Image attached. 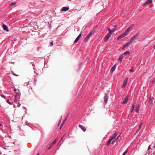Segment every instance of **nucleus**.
<instances>
[{"label":"nucleus","mask_w":155,"mask_h":155,"mask_svg":"<svg viewBox=\"0 0 155 155\" xmlns=\"http://www.w3.org/2000/svg\"><path fill=\"white\" fill-rule=\"evenodd\" d=\"M13 74L14 75H15V76H17L18 75H16V74Z\"/></svg>","instance_id":"obj_41"},{"label":"nucleus","mask_w":155,"mask_h":155,"mask_svg":"<svg viewBox=\"0 0 155 155\" xmlns=\"http://www.w3.org/2000/svg\"><path fill=\"white\" fill-rule=\"evenodd\" d=\"M50 44L51 45H53V42L52 41L50 43Z\"/></svg>","instance_id":"obj_37"},{"label":"nucleus","mask_w":155,"mask_h":155,"mask_svg":"<svg viewBox=\"0 0 155 155\" xmlns=\"http://www.w3.org/2000/svg\"><path fill=\"white\" fill-rule=\"evenodd\" d=\"M124 58L123 56L122 55H121L118 59V61H120V63L121 61H122V60L123 59V58Z\"/></svg>","instance_id":"obj_16"},{"label":"nucleus","mask_w":155,"mask_h":155,"mask_svg":"<svg viewBox=\"0 0 155 155\" xmlns=\"http://www.w3.org/2000/svg\"><path fill=\"white\" fill-rule=\"evenodd\" d=\"M94 34V32L92 31H91L88 35L85 38L84 41H85L87 40L90 37Z\"/></svg>","instance_id":"obj_3"},{"label":"nucleus","mask_w":155,"mask_h":155,"mask_svg":"<svg viewBox=\"0 0 155 155\" xmlns=\"http://www.w3.org/2000/svg\"><path fill=\"white\" fill-rule=\"evenodd\" d=\"M134 27V24H132L129 28L130 29H131L132 28H133Z\"/></svg>","instance_id":"obj_27"},{"label":"nucleus","mask_w":155,"mask_h":155,"mask_svg":"<svg viewBox=\"0 0 155 155\" xmlns=\"http://www.w3.org/2000/svg\"><path fill=\"white\" fill-rule=\"evenodd\" d=\"M131 29L129 28H128L124 32V33L126 35H127V33L130 31Z\"/></svg>","instance_id":"obj_20"},{"label":"nucleus","mask_w":155,"mask_h":155,"mask_svg":"<svg viewBox=\"0 0 155 155\" xmlns=\"http://www.w3.org/2000/svg\"><path fill=\"white\" fill-rule=\"evenodd\" d=\"M115 30V28H114L113 29H112L111 30V31H112V32H114Z\"/></svg>","instance_id":"obj_32"},{"label":"nucleus","mask_w":155,"mask_h":155,"mask_svg":"<svg viewBox=\"0 0 155 155\" xmlns=\"http://www.w3.org/2000/svg\"><path fill=\"white\" fill-rule=\"evenodd\" d=\"M139 110H140V105L139 104H138L136 108V112H137V113H139L138 111Z\"/></svg>","instance_id":"obj_18"},{"label":"nucleus","mask_w":155,"mask_h":155,"mask_svg":"<svg viewBox=\"0 0 155 155\" xmlns=\"http://www.w3.org/2000/svg\"><path fill=\"white\" fill-rule=\"evenodd\" d=\"M2 27L4 30H5L7 31H9L8 30V27H7V26L6 25H5V24H3L2 25Z\"/></svg>","instance_id":"obj_14"},{"label":"nucleus","mask_w":155,"mask_h":155,"mask_svg":"<svg viewBox=\"0 0 155 155\" xmlns=\"http://www.w3.org/2000/svg\"><path fill=\"white\" fill-rule=\"evenodd\" d=\"M128 98L127 96L125 97V100L122 103L123 104H127L128 101Z\"/></svg>","instance_id":"obj_11"},{"label":"nucleus","mask_w":155,"mask_h":155,"mask_svg":"<svg viewBox=\"0 0 155 155\" xmlns=\"http://www.w3.org/2000/svg\"><path fill=\"white\" fill-rule=\"evenodd\" d=\"M111 35V34H110V33H108L107 34V35L105 36V37L104 38V41L105 42L107 41L109 39Z\"/></svg>","instance_id":"obj_2"},{"label":"nucleus","mask_w":155,"mask_h":155,"mask_svg":"<svg viewBox=\"0 0 155 155\" xmlns=\"http://www.w3.org/2000/svg\"><path fill=\"white\" fill-rule=\"evenodd\" d=\"M7 102L10 104H11V103L8 100L7 101Z\"/></svg>","instance_id":"obj_35"},{"label":"nucleus","mask_w":155,"mask_h":155,"mask_svg":"<svg viewBox=\"0 0 155 155\" xmlns=\"http://www.w3.org/2000/svg\"><path fill=\"white\" fill-rule=\"evenodd\" d=\"M61 141V140H60V141L59 142H60Z\"/></svg>","instance_id":"obj_47"},{"label":"nucleus","mask_w":155,"mask_h":155,"mask_svg":"<svg viewBox=\"0 0 155 155\" xmlns=\"http://www.w3.org/2000/svg\"><path fill=\"white\" fill-rule=\"evenodd\" d=\"M117 26L116 25H115L114 27V28H115L116 29V28H117Z\"/></svg>","instance_id":"obj_40"},{"label":"nucleus","mask_w":155,"mask_h":155,"mask_svg":"<svg viewBox=\"0 0 155 155\" xmlns=\"http://www.w3.org/2000/svg\"><path fill=\"white\" fill-rule=\"evenodd\" d=\"M153 47H154V48H155V45H154V46H153Z\"/></svg>","instance_id":"obj_46"},{"label":"nucleus","mask_w":155,"mask_h":155,"mask_svg":"<svg viewBox=\"0 0 155 155\" xmlns=\"http://www.w3.org/2000/svg\"><path fill=\"white\" fill-rule=\"evenodd\" d=\"M127 151H126L122 155H125L127 153Z\"/></svg>","instance_id":"obj_33"},{"label":"nucleus","mask_w":155,"mask_h":155,"mask_svg":"<svg viewBox=\"0 0 155 155\" xmlns=\"http://www.w3.org/2000/svg\"><path fill=\"white\" fill-rule=\"evenodd\" d=\"M67 117H68V116L66 117V118H65V119H64V120L63 122H62V124H61V127H62L64 124V122L66 121V120H67Z\"/></svg>","instance_id":"obj_23"},{"label":"nucleus","mask_w":155,"mask_h":155,"mask_svg":"<svg viewBox=\"0 0 155 155\" xmlns=\"http://www.w3.org/2000/svg\"><path fill=\"white\" fill-rule=\"evenodd\" d=\"M79 127H80L84 132H85L86 130V128L82 125L80 124L79 125Z\"/></svg>","instance_id":"obj_12"},{"label":"nucleus","mask_w":155,"mask_h":155,"mask_svg":"<svg viewBox=\"0 0 155 155\" xmlns=\"http://www.w3.org/2000/svg\"><path fill=\"white\" fill-rule=\"evenodd\" d=\"M65 134H64V135L63 136H62V137L63 138L65 136Z\"/></svg>","instance_id":"obj_38"},{"label":"nucleus","mask_w":155,"mask_h":155,"mask_svg":"<svg viewBox=\"0 0 155 155\" xmlns=\"http://www.w3.org/2000/svg\"><path fill=\"white\" fill-rule=\"evenodd\" d=\"M124 48H124V46H123V48H122V49H123V50H125V49H124Z\"/></svg>","instance_id":"obj_43"},{"label":"nucleus","mask_w":155,"mask_h":155,"mask_svg":"<svg viewBox=\"0 0 155 155\" xmlns=\"http://www.w3.org/2000/svg\"><path fill=\"white\" fill-rule=\"evenodd\" d=\"M152 2V0H147L143 5V6H145L151 3Z\"/></svg>","instance_id":"obj_6"},{"label":"nucleus","mask_w":155,"mask_h":155,"mask_svg":"<svg viewBox=\"0 0 155 155\" xmlns=\"http://www.w3.org/2000/svg\"><path fill=\"white\" fill-rule=\"evenodd\" d=\"M131 43V42H130V41H129L127 42V43H126L124 46V48H125L127 46H128Z\"/></svg>","instance_id":"obj_17"},{"label":"nucleus","mask_w":155,"mask_h":155,"mask_svg":"<svg viewBox=\"0 0 155 155\" xmlns=\"http://www.w3.org/2000/svg\"><path fill=\"white\" fill-rule=\"evenodd\" d=\"M17 101V99H16V96H15V100H14V101L15 102Z\"/></svg>","instance_id":"obj_34"},{"label":"nucleus","mask_w":155,"mask_h":155,"mask_svg":"<svg viewBox=\"0 0 155 155\" xmlns=\"http://www.w3.org/2000/svg\"><path fill=\"white\" fill-rule=\"evenodd\" d=\"M143 124V123H141L139 125V129H138L137 130V132H138V131H139V130L141 129V126L142 125V124Z\"/></svg>","instance_id":"obj_21"},{"label":"nucleus","mask_w":155,"mask_h":155,"mask_svg":"<svg viewBox=\"0 0 155 155\" xmlns=\"http://www.w3.org/2000/svg\"><path fill=\"white\" fill-rule=\"evenodd\" d=\"M15 4H16L15 2L12 3L10 4V6H12L14 5H15Z\"/></svg>","instance_id":"obj_29"},{"label":"nucleus","mask_w":155,"mask_h":155,"mask_svg":"<svg viewBox=\"0 0 155 155\" xmlns=\"http://www.w3.org/2000/svg\"><path fill=\"white\" fill-rule=\"evenodd\" d=\"M116 66V65H115V64L112 67V68H111V71H112V72L114 71L115 70Z\"/></svg>","instance_id":"obj_19"},{"label":"nucleus","mask_w":155,"mask_h":155,"mask_svg":"<svg viewBox=\"0 0 155 155\" xmlns=\"http://www.w3.org/2000/svg\"><path fill=\"white\" fill-rule=\"evenodd\" d=\"M63 138L62 137L61 138V140H62Z\"/></svg>","instance_id":"obj_45"},{"label":"nucleus","mask_w":155,"mask_h":155,"mask_svg":"<svg viewBox=\"0 0 155 155\" xmlns=\"http://www.w3.org/2000/svg\"><path fill=\"white\" fill-rule=\"evenodd\" d=\"M1 124H0V126H1Z\"/></svg>","instance_id":"obj_49"},{"label":"nucleus","mask_w":155,"mask_h":155,"mask_svg":"<svg viewBox=\"0 0 155 155\" xmlns=\"http://www.w3.org/2000/svg\"><path fill=\"white\" fill-rule=\"evenodd\" d=\"M134 105H133L132 107L131 110V112H133V110L134 109Z\"/></svg>","instance_id":"obj_28"},{"label":"nucleus","mask_w":155,"mask_h":155,"mask_svg":"<svg viewBox=\"0 0 155 155\" xmlns=\"http://www.w3.org/2000/svg\"><path fill=\"white\" fill-rule=\"evenodd\" d=\"M107 29L109 31V33H110V34H111V32H112L111 30L109 28H107Z\"/></svg>","instance_id":"obj_31"},{"label":"nucleus","mask_w":155,"mask_h":155,"mask_svg":"<svg viewBox=\"0 0 155 155\" xmlns=\"http://www.w3.org/2000/svg\"><path fill=\"white\" fill-rule=\"evenodd\" d=\"M69 9V8L68 7H64L61 9V11H68Z\"/></svg>","instance_id":"obj_10"},{"label":"nucleus","mask_w":155,"mask_h":155,"mask_svg":"<svg viewBox=\"0 0 155 155\" xmlns=\"http://www.w3.org/2000/svg\"><path fill=\"white\" fill-rule=\"evenodd\" d=\"M153 81H155V78H154V79H153Z\"/></svg>","instance_id":"obj_44"},{"label":"nucleus","mask_w":155,"mask_h":155,"mask_svg":"<svg viewBox=\"0 0 155 155\" xmlns=\"http://www.w3.org/2000/svg\"><path fill=\"white\" fill-rule=\"evenodd\" d=\"M111 141L112 140L110 139L107 142L106 144L107 145H109L110 144Z\"/></svg>","instance_id":"obj_25"},{"label":"nucleus","mask_w":155,"mask_h":155,"mask_svg":"<svg viewBox=\"0 0 155 155\" xmlns=\"http://www.w3.org/2000/svg\"><path fill=\"white\" fill-rule=\"evenodd\" d=\"M57 141V140L56 139H55L53 142L51 144L50 147L48 148V150H49L51 149V147L54 144H55L56 142Z\"/></svg>","instance_id":"obj_9"},{"label":"nucleus","mask_w":155,"mask_h":155,"mask_svg":"<svg viewBox=\"0 0 155 155\" xmlns=\"http://www.w3.org/2000/svg\"><path fill=\"white\" fill-rule=\"evenodd\" d=\"M150 145H149V147H148V150L149 151V153H150V149H151L150 147Z\"/></svg>","instance_id":"obj_30"},{"label":"nucleus","mask_w":155,"mask_h":155,"mask_svg":"<svg viewBox=\"0 0 155 155\" xmlns=\"http://www.w3.org/2000/svg\"><path fill=\"white\" fill-rule=\"evenodd\" d=\"M79 38H78V37L74 41V43H76L79 40Z\"/></svg>","instance_id":"obj_26"},{"label":"nucleus","mask_w":155,"mask_h":155,"mask_svg":"<svg viewBox=\"0 0 155 155\" xmlns=\"http://www.w3.org/2000/svg\"><path fill=\"white\" fill-rule=\"evenodd\" d=\"M118 134V133H115L114 134H113L112 136H111L110 139L112 140L115 139L116 137Z\"/></svg>","instance_id":"obj_8"},{"label":"nucleus","mask_w":155,"mask_h":155,"mask_svg":"<svg viewBox=\"0 0 155 155\" xmlns=\"http://www.w3.org/2000/svg\"><path fill=\"white\" fill-rule=\"evenodd\" d=\"M2 97H3L4 98H5V96L4 95H2Z\"/></svg>","instance_id":"obj_39"},{"label":"nucleus","mask_w":155,"mask_h":155,"mask_svg":"<svg viewBox=\"0 0 155 155\" xmlns=\"http://www.w3.org/2000/svg\"><path fill=\"white\" fill-rule=\"evenodd\" d=\"M128 80V78H126L125 79V80H124V81L123 84V85L122 86V88H124L126 86Z\"/></svg>","instance_id":"obj_4"},{"label":"nucleus","mask_w":155,"mask_h":155,"mask_svg":"<svg viewBox=\"0 0 155 155\" xmlns=\"http://www.w3.org/2000/svg\"><path fill=\"white\" fill-rule=\"evenodd\" d=\"M81 34H80L78 36V38H80V37H81Z\"/></svg>","instance_id":"obj_36"},{"label":"nucleus","mask_w":155,"mask_h":155,"mask_svg":"<svg viewBox=\"0 0 155 155\" xmlns=\"http://www.w3.org/2000/svg\"><path fill=\"white\" fill-rule=\"evenodd\" d=\"M126 35H127L124 33L123 34L119 36L118 37L117 40L120 39H121V38L124 37Z\"/></svg>","instance_id":"obj_13"},{"label":"nucleus","mask_w":155,"mask_h":155,"mask_svg":"<svg viewBox=\"0 0 155 155\" xmlns=\"http://www.w3.org/2000/svg\"><path fill=\"white\" fill-rule=\"evenodd\" d=\"M139 36V34L138 33H137L134 35L130 40V42H131V43L133 41H134L135 40L137 39V38Z\"/></svg>","instance_id":"obj_1"},{"label":"nucleus","mask_w":155,"mask_h":155,"mask_svg":"<svg viewBox=\"0 0 155 155\" xmlns=\"http://www.w3.org/2000/svg\"><path fill=\"white\" fill-rule=\"evenodd\" d=\"M154 99L151 96L150 97V99L149 101V103L150 104H153V102L154 101Z\"/></svg>","instance_id":"obj_7"},{"label":"nucleus","mask_w":155,"mask_h":155,"mask_svg":"<svg viewBox=\"0 0 155 155\" xmlns=\"http://www.w3.org/2000/svg\"><path fill=\"white\" fill-rule=\"evenodd\" d=\"M130 54V52L129 51H127L126 52H124L123 54L124 55H125L129 54Z\"/></svg>","instance_id":"obj_22"},{"label":"nucleus","mask_w":155,"mask_h":155,"mask_svg":"<svg viewBox=\"0 0 155 155\" xmlns=\"http://www.w3.org/2000/svg\"><path fill=\"white\" fill-rule=\"evenodd\" d=\"M146 155V154H145V155Z\"/></svg>","instance_id":"obj_50"},{"label":"nucleus","mask_w":155,"mask_h":155,"mask_svg":"<svg viewBox=\"0 0 155 155\" xmlns=\"http://www.w3.org/2000/svg\"><path fill=\"white\" fill-rule=\"evenodd\" d=\"M134 67H132L131 69L129 70V71L130 72H133L134 71Z\"/></svg>","instance_id":"obj_24"},{"label":"nucleus","mask_w":155,"mask_h":155,"mask_svg":"<svg viewBox=\"0 0 155 155\" xmlns=\"http://www.w3.org/2000/svg\"><path fill=\"white\" fill-rule=\"evenodd\" d=\"M16 90H16L15 89H14V91H15V92H16Z\"/></svg>","instance_id":"obj_42"},{"label":"nucleus","mask_w":155,"mask_h":155,"mask_svg":"<svg viewBox=\"0 0 155 155\" xmlns=\"http://www.w3.org/2000/svg\"><path fill=\"white\" fill-rule=\"evenodd\" d=\"M120 138L121 137L120 136V135H119L116 138V139L115 140H114L112 142V144H114L115 142H117L119 140H120Z\"/></svg>","instance_id":"obj_5"},{"label":"nucleus","mask_w":155,"mask_h":155,"mask_svg":"<svg viewBox=\"0 0 155 155\" xmlns=\"http://www.w3.org/2000/svg\"><path fill=\"white\" fill-rule=\"evenodd\" d=\"M108 96L106 94V95L104 97V101L105 103H106L107 101Z\"/></svg>","instance_id":"obj_15"},{"label":"nucleus","mask_w":155,"mask_h":155,"mask_svg":"<svg viewBox=\"0 0 155 155\" xmlns=\"http://www.w3.org/2000/svg\"><path fill=\"white\" fill-rule=\"evenodd\" d=\"M37 155H39V153Z\"/></svg>","instance_id":"obj_48"}]
</instances>
